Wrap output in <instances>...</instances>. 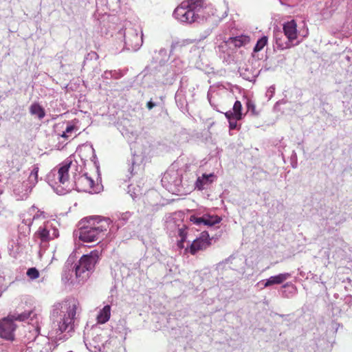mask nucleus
I'll list each match as a JSON object with an SVG mask.
<instances>
[{
    "label": "nucleus",
    "instance_id": "58836bf2",
    "mask_svg": "<svg viewBox=\"0 0 352 352\" xmlns=\"http://www.w3.org/2000/svg\"><path fill=\"white\" fill-rule=\"evenodd\" d=\"M168 67H169L168 65H166V66L162 67V69H163V71H167V70H168Z\"/></svg>",
    "mask_w": 352,
    "mask_h": 352
},
{
    "label": "nucleus",
    "instance_id": "b1692460",
    "mask_svg": "<svg viewBox=\"0 0 352 352\" xmlns=\"http://www.w3.org/2000/svg\"><path fill=\"white\" fill-rule=\"evenodd\" d=\"M241 109H242V105H241V102L239 100H236V101H235V102L233 105L232 110H230V111H231L232 116H235V118L236 119H241L242 118Z\"/></svg>",
    "mask_w": 352,
    "mask_h": 352
},
{
    "label": "nucleus",
    "instance_id": "39448f33",
    "mask_svg": "<svg viewBox=\"0 0 352 352\" xmlns=\"http://www.w3.org/2000/svg\"><path fill=\"white\" fill-rule=\"evenodd\" d=\"M32 311L23 312L19 314L9 315L0 320V338L8 340L13 341L14 340V331L16 325L14 320L25 321L28 318H32Z\"/></svg>",
    "mask_w": 352,
    "mask_h": 352
},
{
    "label": "nucleus",
    "instance_id": "9d476101",
    "mask_svg": "<svg viewBox=\"0 0 352 352\" xmlns=\"http://www.w3.org/2000/svg\"><path fill=\"white\" fill-rule=\"evenodd\" d=\"M210 239L207 232H202L201 236L193 240L190 246L186 249L191 254L195 255L197 252L204 250L210 245Z\"/></svg>",
    "mask_w": 352,
    "mask_h": 352
},
{
    "label": "nucleus",
    "instance_id": "4be33fe9",
    "mask_svg": "<svg viewBox=\"0 0 352 352\" xmlns=\"http://www.w3.org/2000/svg\"><path fill=\"white\" fill-rule=\"evenodd\" d=\"M204 226H213L217 223H219L221 219L217 215L205 214Z\"/></svg>",
    "mask_w": 352,
    "mask_h": 352
},
{
    "label": "nucleus",
    "instance_id": "0eeeda50",
    "mask_svg": "<svg viewBox=\"0 0 352 352\" xmlns=\"http://www.w3.org/2000/svg\"><path fill=\"white\" fill-rule=\"evenodd\" d=\"M38 166L37 164L33 166V168L28 177V179L23 183L16 184L13 188L14 194L16 199L22 200L28 197L32 188L38 182Z\"/></svg>",
    "mask_w": 352,
    "mask_h": 352
},
{
    "label": "nucleus",
    "instance_id": "37998d69",
    "mask_svg": "<svg viewBox=\"0 0 352 352\" xmlns=\"http://www.w3.org/2000/svg\"><path fill=\"white\" fill-rule=\"evenodd\" d=\"M287 285H288L287 283V284H285V285H283V287H285L286 286H287Z\"/></svg>",
    "mask_w": 352,
    "mask_h": 352
},
{
    "label": "nucleus",
    "instance_id": "412c9836",
    "mask_svg": "<svg viewBox=\"0 0 352 352\" xmlns=\"http://www.w3.org/2000/svg\"><path fill=\"white\" fill-rule=\"evenodd\" d=\"M36 234L40 238L41 242H46L52 239L50 231L47 229L46 227H40L38 231L36 232Z\"/></svg>",
    "mask_w": 352,
    "mask_h": 352
},
{
    "label": "nucleus",
    "instance_id": "f257e3e1",
    "mask_svg": "<svg viewBox=\"0 0 352 352\" xmlns=\"http://www.w3.org/2000/svg\"><path fill=\"white\" fill-rule=\"evenodd\" d=\"M80 303L74 298H68L54 305L51 313L52 331L57 340H66L74 330L76 315L80 311Z\"/></svg>",
    "mask_w": 352,
    "mask_h": 352
},
{
    "label": "nucleus",
    "instance_id": "4c0bfd02",
    "mask_svg": "<svg viewBox=\"0 0 352 352\" xmlns=\"http://www.w3.org/2000/svg\"><path fill=\"white\" fill-rule=\"evenodd\" d=\"M111 74V72H105L104 75L106 78H109V75Z\"/></svg>",
    "mask_w": 352,
    "mask_h": 352
},
{
    "label": "nucleus",
    "instance_id": "e433bc0d",
    "mask_svg": "<svg viewBox=\"0 0 352 352\" xmlns=\"http://www.w3.org/2000/svg\"><path fill=\"white\" fill-rule=\"evenodd\" d=\"M177 72H179L178 70H173L172 72L170 74V76H174L175 74H176Z\"/></svg>",
    "mask_w": 352,
    "mask_h": 352
},
{
    "label": "nucleus",
    "instance_id": "5701e85b",
    "mask_svg": "<svg viewBox=\"0 0 352 352\" xmlns=\"http://www.w3.org/2000/svg\"><path fill=\"white\" fill-rule=\"evenodd\" d=\"M225 116L228 120L230 129L234 130L236 129L237 120H239L240 119H236L235 116H232L231 111H228L226 112Z\"/></svg>",
    "mask_w": 352,
    "mask_h": 352
},
{
    "label": "nucleus",
    "instance_id": "a878e982",
    "mask_svg": "<svg viewBox=\"0 0 352 352\" xmlns=\"http://www.w3.org/2000/svg\"><path fill=\"white\" fill-rule=\"evenodd\" d=\"M178 234L181 238V240L178 242V246L183 248V243L185 241L187 236L186 227L185 225H182L181 228H178Z\"/></svg>",
    "mask_w": 352,
    "mask_h": 352
},
{
    "label": "nucleus",
    "instance_id": "1a4fd4ad",
    "mask_svg": "<svg viewBox=\"0 0 352 352\" xmlns=\"http://www.w3.org/2000/svg\"><path fill=\"white\" fill-rule=\"evenodd\" d=\"M142 33L138 35L137 30L130 28L124 34V45L128 50L137 51L142 44Z\"/></svg>",
    "mask_w": 352,
    "mask_h": 352
},
{
    "label": "nucleus",
    "instance_id": "a19ab883",
    "mask_svg": "<svg viewBox=\"0 0 352 352\" xmlns=\"http://www.w3.org/2000/svg\"><path fill=\"white\" fill-rule=\"evenodd\" d=\"M270 93H272H272H273V91H274V88H272V90L270 89V90L268 91V92H270Z\"/></svg>",
    "mask_w": 352,
    "mask_h": 352
},
{
    "label": "nucleus",
    "instance_id": "72a5a7b5",
    "mask_svg": "<svg viewBox=\"0 0 352 352\" xmlns=\"http://www.w3.org/2000/svg\"><path fill=\"white\" fill-rule=\"evenodd\" d=\"M156 103L153 102L152 100H150L147 102L146 104V107L148 108V109L151 110L152 109L153 107H155L156 106Z\"/></svg>",
    "mask_w": 352,
    "mask_h": 352
},
{
    "label": "nucleus",
    "instance_id": "dca6fc26",
    "mask_svg": "<svg viewBox=\"0 0 352 352\" xmlns=\"http://www.w3.org/2000/svg\"><path fill=\"white\" fill-rule=\"evenodd\" d=\"M215 177L213 173L204 174L201 177H199L195 182V188L199 190L205 189L210 184L212 183Z\"/></svg>",
    "mask_w": 352,
    "mask_h": 352
},
{
    "label": "nucleus",
    "instance_id": "cd10ccee",
    "mask_svg": "<svg viewBox=\"0 0 352 352\" xmlns=\"http://www.w3.org/2000/svg\"><path fill=\"white\" fill-rule=\"evenodd\" d=\"M27 275L31 279H36L39 276V272L35 267H32L28 270Z\"/></svg>",
    "mask_w": 352,
    "mask_h": 352
},
{
    "label": "nucleus",
    "instance_id": "ddd939ff",
    "mask_svg": "<svg viewBox=\"0 0 352 352\" xmlns=\"http://www.w3.org/2000/svg\"><path fill=\"white\" fill-rule=\"evenodd\" d=\"M276 47L280 50L290 48L294 44L292 43L281 32H277L274 35Z\"/></svg>",
    "mask_w": 352,
    "mask_h": 352
},
{
    "label": "nucleus",
    "instance_id": "ea45409f",
    "mask_svg": "<svg viewBox=\"0 0 352 352\" xmlns=\"http://www.w3.org/2000/svg\"><path fill=\"white\" fill-rule=\"evenodd\" d=\"M208 100H209L210 103L212 104L211 99H210V95H209V94H208Z\"/></svg>",
    "mask_w": 352,
    "mask_h": 352
},
{
    "label": "nucleus",
    "instance_id": "f704fd0d",
    "mask_svg": "<svg viewBox=\"0 0 352 352\" xmlns=\"http://www.w3.org/2000/svg\"><path fill=\"white\" fill-rule=\"evenodd\" d=\"M159 54L162 56H167V51L166 49L164 48H162L160 51H159Z\"/></svg>",
    "mask_w": 352,
    "mask_h": 352
},
{
    "label": "nucleus",
    "instance_id": "c03bdc74",
    "mask_svg": "<svg viewBox=\"0 0 352 352\" xmlns=\"http://www.w3.org/2000/svg\"><path fill=\"white\" fill-rule=\"evenodd\" d=\"M149 193H150V194H151V193H154V194H155V192H153V191H151Z\"/></svg>",
    "mask_w": 352,
    "mask_h": 352
},
{
    "label": "nucleus",
    "instance_id": "bb28decb",
    "mask_svg": "<svg viewBox=\"0 0 352 352\" xmlns=\"http://www.w3.org/2000/svg\"><path fill=\"white\" fill-rule=\"evenodd\" d=\"M131 215H132V214L130 212L120 213L118 217V226H124L127 222V221L130 219Z\"/></svg>",
    "mask_w": 352,
    "mask_h": 352
},
{
    "label": "nucleus",
    "instance_id": "7c9ffc66",
    "mask_svg": "<svg viewBox=\"0 0 352 352\" xmlns=\"http://www.w3.org/2000/svg\"><path fill=\"white\" fill-rule=\"evenodd\" d=\"M75 129V126L74 125L69 124L67 126L65 131L63 133L62 137L65 138H68L69 133H71Z\"/></svg>",
    "mask_w": 352,
    "mask_h": 352
},
{
    "label": "nucleus",
    "instance_id": "f8f14e48",
    "mask_svg": "<svg viewBox=\"0 0 352 352\" xmlns=\"http://www.w3.org/2000/svg\"><path fill=\"white\" fill-rule=\"evenodd\" d=\"M297 25L294 20L287 22L283 25V32L292 43L298 38Z\"/></svg>",
    "mask_w": 352,
    "mask_h": 352
},
{
    "label": "nucleus",
    "instance_id": "4468645a",
    "mask_svg": "<svg viewBox=\"0 0 352 352\" xmlns=\"http://www.w3.org/2000/svg\"><path fill=\"white\" fill-rule=\"evenodd\" d=\"M250 38L248 36L240 35L235 37H230L226 42L225 45L231 47L232 45L235 47H241L250 43Z\"/></svg>",
    "mask_w": 352,
    "mask_h": 352
},
{
    "label": "nucleus",
    "instance_id": "423d86ee",
    "mask_svg": "<svg viewBox=\"0 0 352 352\" xmlns=\"http://www.w3.org/2000/svg\"><path fill=\"white\" fill-rule=\"evenodd\" d=\"M99 258V252L94 250L89 254L83 255L78 263L74 265L75 275L79 281L87 280L92 272Z\"/></svg>",
    "mask_w": 352,
    "mask_h": 352
},
{
    "label": "nucleus",
    "instance_id": "79ce46f5",
    "mask_svg": "<svg viewBox=\"0 0 352 352\" xmlns=\"http://www.w3.org/2000/svg\"><path fill=\"white\" fill-rule=\"evenodd\" d=\"M38 215H34V217H33V219L38 218Z\"/></svg>",
    "mask_w": 352,
    "mask_h": 352
},
{
    "label": "nucleus",
    "instance_id": "473e14b6",
    "mask_svg": "<svg viewBox=\"0 0 352 352\" xmlns=\"http://www.w3.org/2000/svg\"><path fill=\"white\" fill-rule=\"evenodd\" d=\"M248 111H251L253 115H257L258 113L255 110V105L250 101L247 103Z\"/></svg>",
    "mask_w": 352,
    "mask_h": 352
},
{
    "label": "nucleus",
    "instance_id": "c85d7f7f",
    "mask_svg": "<svg viewBox=\"0 0 352 352\" xmlns=\"http://www.w3.org/2000/svg\"><path fill=\"white\" fill-rule=\"evenodd\" d=\"M204 219H205V214L201 216V217H195V216H192L190 217V221H192L196 225H204Z\"/></svg>",
    "mask_w": 352,
    "mask_h": 352
},
{
    "label": "nucleus",
    "instance_id": "9b49d317",
    "mask_svg": "<svg viewBox=\"0 0 352 352\" xmlns=\"http://www.w3.org/2000/svg\"><path fill=\"white\" fill-rule=\"evenodd\" d=\"M76 190L79 192H96L94 188V181L87 174H83L75 179Z\"/></svg>",
    "mask_w": 352,
    "mask_h": 352
},
{
    "label": "nucleus",
    "instance_id": "c9c22d12",
    "mask_svg": "<svg viewBox=\"0 0 352 352\" xmlns=\"http://www.w3.org/2000/svg\"><path fill=\"white\" fill-rule=\"evenodd\" d=\"M58 231L56 229H53V234L52 236H51L52 239L58 237Z\"/></svg>",
    "mask_w": 352,
    "mask_h": 352
},
{
    "label": "nucleus",
    "instance_id": "a211bd4d",
    "mask_svg": "<svg viewBox=\"0 0 352 352\" xmlns=\"http://www.w3.org/2000/svg\"><path fill=\"white\" fill-rule=\"evenodd\" d=\"M144 159L143 155L134 154L132 159L131 160L130 167L129 168V170L131 174H134L136 173L140 168L142 161Z\"/></svg>",
    "mask_w": 352,
    "mask_h": 352
},
{
    "label": "nucleus",
    "instance_id": "2eb2a0df",
    "mask_svg": "<svg viewBox=\"0 0 352 352\" xmlns=\"http://www.w3.org/2000/svg\"><path fill=\"white\" fill-rule=\"evenodd\" d=\"M291 274L285 272L279 274L276 276H270L264 283V287H267L273 285H279L284 283L286 280L291 277Z\"/></svg>",
    "mask_w": 352,
    "mask_h": 352
},
{
    "label": "nucleus",
    "instance_id": "aec40b11",
    "mask_svg": "<svg viewBox=\"0 0 352 352\" xmlns=\"http://www.w3.org/2000/svg\"><path fill=\"white\" fill-rule=\"evenodd\" d=\"M30 113L33 116H36L40 120L43 119L45 116L44 109L36 102L31 104Z\"/></svg>",
    "mask_w": 352,
    "mask_h": 352
},
{
    "label": "nucleus",
    "instance_id": "20e7f679",
    "mask_svg": "<svg viewBox=\"0 0 352 352\" xmlns=\"http://www.w3.org/2000/svg\"><path fill=\"white\" fill-rule=\"evenodd\" d=\"M71 164L72 161L67 160L47 175L48 184L57 194H66L72 190L69 182V169Z\"/></svg>",
    "mask_w": 352,
    "mask_h": 352
},
{
    "label": "nucleus",
    "instance_id": "7ed1b4c3",
    "mask_svg": "<svg viewBox=\"0 0 352 352\" xmlns=\"http://www.w3.org/2000/svg\"><path fill=\"white\" fill-rule=\"evenodd\" d=\"M89 225L79 229V239L83 242L90 243L98 241L105 235L109 223V219H102L100 217H90Z\"/></svg>",
    "mask_w": 352,
    "mask_h": 352
},
{
    "label": "nucleus",
    "instance_id": "f3484780",
    "mask_svg": "<svg viewBox=\"0 0 352 352\" xmlns=\"http://www.w3.org/2000/svg\"><path fill=\"white\" fill-rule=\"evenodd\" d=\"M73 262L71 261V258H69L67 261L63 272L62 274V280L66 283H68L72 278L74 272H75L74 265L72 266Z\"/></svg>",
    "mask_w": 352,
    "mask_h": 352
},
{
    "label": "nucleus",
    "instance_id": "6ab92c4d",
    "mask_svg": "<svg viewBox=\"0 0 352 352\" xmlns=\"http://www.w3.org/2000/svg\"><path fill=\"white\" fill-rule=\"evenodd\" d=\"M111 316V307L109 305H105L99 312L97 319L98 322L101 324L107 322Z\"/></svg>",
    "mask_w": 352,
    "mask_h": 352
},
{
    "label": "nucleus",
    "instance_id": "c756f323",
    "mask_svg": "<svg viewBox=\"0 0 352 352\" xmlns=\"http://www.w3.org/2000/svg\"><path fill=\"white\" fill-rule=\"evenodd\" d=\"M100 340V337L99 336H97L95 338H94L93 340H92L94 347L96 349H98V351H101L102 347L104 346L102 343H101V344L99 343Z\"/></svg>",
    "mask_w": 352,
    "mask_h": 352
},
{
    "label": "nucleus",
    "instance_id": "6e6552de",
    "mask_svg": "<svg viewBox=\"0 0 352 352\" xmlns=\"http://www.w3.org/2000/svg\"><path fill=\"white\" fill-rule=\"evenodd\" d=\"M162 182L167 190L173 194L180 192L182 186V176L175 170L166 172L162 179Z\"/></svg>",
    "mask_w": 352,
    "mask_h": 352
},
{
    "label": "nucleus",
    "instance_id": "2f4dec72",
    "mask_svg": "<svg viewBox=\"0 0 352 352\" xmlns=\"http://www.w3.org/2000/svg\"><path fill=\"white\" fill-rule=\"evenodd\" d=\"M134 190L135 187L133 185H129L128 186V192L131 194V196L133 197V199L138 197V196L140 195V190L135 192Z\"/></svg>",
    "mask_w": 352,
    "mask_h": 352
},
{
    "label": "nucleus",
    "instance_id": "393cba45",
    "mask_svg": "<svg viewBox=\"0 0 352 352\" xmlns=\"http://www.w3.org/2000/svg\"><path fill=\"white\" fill-rule=\"evenodd\" d=\"M267 37L266 36H262L261 38H259L256 45L254 47V52H260L263 49V47L267 45Z\"/></svg>",
    "mask_w": 352,
    "mask_h": 352
},
{
    "label": "nucleus",
    "instance_id": "f03ea898",
    "mask_svg": "<svg viewBox=\"0 0 352 352\" xmlns=\"http://www.w3.org/2000/svg\"><path fill=\"white\" fill-rule=\"evenodd\" d=\"M204 0H188L183 1L175 8L174 17L182 23H192L204 19Z\"/></svg>",
    "mask_w": 352,
    "mask_h": 352
}]
</instances>
